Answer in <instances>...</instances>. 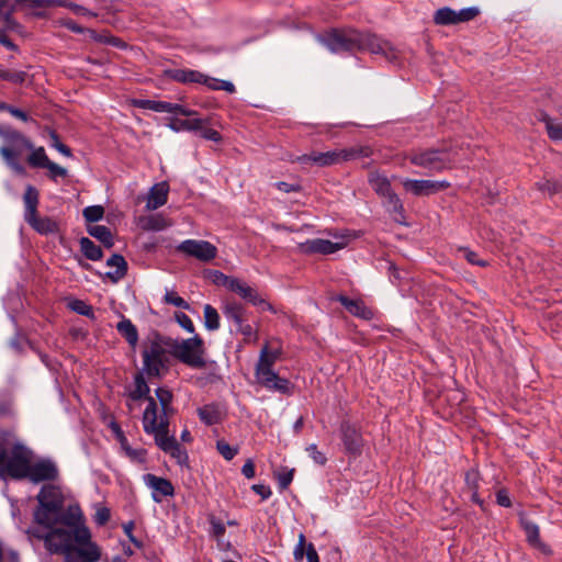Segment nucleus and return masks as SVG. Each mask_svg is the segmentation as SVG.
Listing matches in <instances>:
<instances>
[{
	"label": "nucleus",
	"mask_w": 562,
	"mask_h": 562,
	"mask_svg": "<svg viewBox=\"0 0 562 562\" xmlns=\"http://www.w3.org/2000/svg\"><path fill=\"white\" fill-rule=\"evenodd\" d=\"M203 317L204 326L207 330H216L220 328V314L212 305H204Z\"/></svg>",
	"instance_id": "a19ab883"
},
{
	"label": "nucleus",
	"mask_w": 562,
	"mask_h": 562,
	"mask_svg": "<svg viewBox=\"0 0 562 562\" xmlns=\"http://www.w3.org/2000/svg\"><path fill=\"white\" fill-rule=\"evenodd\" d=\"M77 518L76 514H71L70 518L58 520L57 525L47 527L49 530L45 533L37 530L29 532L33 537L44 540L47 551L54 554H63L66 559L77 539V530L82 528L76 522Z\"/></svg>",
	"instance_id": "7ed1b4c3"
},
{
	"label": "nucleus",
	"mask_w": 562,
	"mask_h": 562,
	"mask_svg": "<svg viewBox=\"0 0 562 562\" xmlns=\"http://www.w3.org/2000/svg\"><path fill=\"white\" fill-rule=\"evenodd\" d=\"M34 231L42 235L55 234L58 232V224L50 217H40L35 214L25 221Z\"/></svg>",
	"instance_id": "a878e982"
},
{
	"label": "nucleus",
	"mask_w": 562,
	"mask_h": 562,
	"mask_svg": "<svg viewBox=\"0 0 562 562\" xmlns=\"http://www.w3.org/2000/svg\"><path fill=\"white\" fill-rule=\"evenodd\" d=\"M480 13L475 7L456 11L449 7L438 9L434 14V22L437 25H452L473 20Z\"/></svg>",
	"instance_id": "4468645a"
},
{
	"label": "nucleus",
	"mask_w": 562,
	"mask_h": 562,
	"mask_svg": "<svg viewBox=\"0 0 562 562\" xmlns=\"http://www.w3.org/2000/svg\"><path fill=\"white\" fill-rule=\"evenodd\" d=\"M223 314L227 319L234 322L237 328L246 322V310L237 302H226L223 306Z\"/></svg>",
	"instance_id": "c85d7f7f"
},
{
	"label": "nucleus",
	"mask_w": 562,
	"mask_h": 562,
	"mask_svg": "<svg viewBox=\"0 0 562 562\" xmlns=\"http://www.w3.org/2000/svg\"><path fill=\"white\" fill-rule=\"evenodd\" d=\"M384 199V205L387 207V210L392 213L403 215L404 207L403 203L397 196V194L393 191L390 193V195H386Z\"/></svg>",
	"instance_id": "c03bdc74"
},
{
	"label": "nucleus",
	"mask_w": 562,
	"mask_h": 562,
	"mask_svg": "<svg viewBox=\"0 0 562 562\" xmlns=\"http://www.w3.org/2000/svg\"><path fill=\"white\" fill-rule=\"evenodd\" d=\"M121 445V449L124 451L125 456L133 462L144 463L146 460V450L138 448H132L128 443L127 439L123 440Z\"/></svg>",
	"instance_id": "37998d69"
},
{
	"label": "nucleus",
	"mask_w": 562,
	"mask_h": 562,
	"mask_svg": "<svg viewBox=\"0 0 562 562\" xmlns=\"http://www.w3.org/2000/svg\"><path fill=\"white\" fill-rule=\"evenodd\" d=\"M16 10H21V7L15 0H0V23L4 29L15 30L19 27V24L12 18Z\"/></svg>",
	"instance_id": "4be33fe9"
},
{
	"label": "nucleus",
	"mask_w": 562,
	"mask_h": 562,
	"mask_svg": "<svg viewBox=\"0 0 562 562\" xmlns=\"http://www.w3.org/2000/svg\"><path fill=\"white\" fill-rule=\"evenodd\" d=\"M372 155L369 146L357 145L349 148H339L326 153L312 151L297 158L299 162L304 165H316L318 167H329L346 161L367 158Z\"/></svg>",
	"instance_id": "6e6552de"
},
{
	"label": "nucleus",
	"mask_w": 562,
	"mask_h": 562,
	"mask_svg": "<svg viewBox=\"0 0 562 562\" xmlns=\"http://www.w3.org/2000/svg\"><path fill=\"white\" fill-rule=\"evenodd\" d=\"M23 202L25 206L24 220L26 221L37 214V206L40 203L38 190L31 184L26 186L23 194Z\"/></svg>",
	"instance_id": "bb28decb"
},
{
	"label": "nucleus",
	"mask_w": 562,
	"mask_h": 562,
	"mask_svg": "<svg viewBox=\"0 0 562 562\" xmlns=\"http://www.w3.org/2000/svg\"><path fill=\"white\" fill-rule=\"evenodd\" d=\"M540 191L548 192L549 194H555L562 190V183L555 180H543L537 183Z\"/></svg>",
	"instance_id": "3c124183"
},
{
	"label": "nucleus",
	"mask_w": 562,
	"mask_h": 562,
	"mask_svg": "<svg viewBox=\"0 0 562 562\" xmlns=\"http://www.w3.org/2000/svg\"><path fill=\"white\" fill-rule=\"evenodd\" d=\"M0 111H7L9 112L12 116L23 121V122H27L29 121V116L27 114L20 110V109H16L12 105H9L7 104L5 102H0Z\"/></svg>",
	"instance_id": "680f3d73"
},
{
	"label": "nucleus",
	"mask_w": 562,
	"mask_h": 562,
	"mask_svg": "<svg viewBox=\"0 0 562 562\" xmlns=\"http://www.w3.org/2000/svg\"><path fill=\"white\" fill-rule=\"evenodd\" d=\"M49 137L52 139V146L54 148H56L60 154H63L64 156H67V157H70L71 156V150L68 146H66L65 144H63L60 140H59V137L58 135L56 134V132L52 131L49 133Z\"/></svg>",
	"instance_id": "052dcab7"
},
{
	"label": "nucleus",
	"mask_w": 562,
	"mask_h": 562,
	"mask_svg": "<svg viewBox=\"0 0 562 562\" xmlns=\"http://www.w3.org/2000/svg\"><path fill=\"white\" fill-rule=\"evenodd\" d=\"M156 396L160 403L161 406V414H158V416H166L172 412L171 402H172V393L165 387H158L156 390Z\"/></svg>",
	"instance_id": "79ce46f5"
},
{
	"label": "nucleus",
	"mask_w": 562,
	"mask_h": 562,
	"mask_svg": "<svg viewBox=\"0 0 562 562\" xmlns=\"http://www.w3.org/2000/svg\"><path fill=\"white\" fill-rule=\"evenodd\" d=\"M210 274H211L212 280H213V282L215 284L223 285L225 288L227 286L228 281H231V279H232V277H228V276H226L223 272L217 271V270L211 271Z\"/></svg>",
	"instance_id": "774afa93"
},
{
	"label": "nucleus",
	"mask_w": 562,
	"mask_h": 562,
	"mask_svg": "<svg viewBox=\"0 0 562 562\" xmlns=\"http://www.w3.org/2000/svg\"><path fill=\"white\" fill-rule=\"evenodd\" d=\"M200 419L206 425H214L221 422L222 412L215 404H207L198 408Z\"/></svg>",
	"instance_id": "2f4dec72"
},
{
	"label": "nucleus",
	"mask_w": 562,
	"mask_h": 562,
	"mask_svg": "<svg viewBox=\"0 0 562 562\" xmlns=\"http://www.w3.org/2000/svg\"><path fill=\"white\" fill-rule=\"evenodd\" d=\"M0 137L5 145L0 147V155L8 167L19 175L25 173V168L20 162V157L25 150L33 149V143L21 132L0 125Z\"/></svg>",
	"instance_id": "423d86ee"
},
{
	"label": "nucleus",
	"mask_w": 562,
	"mask_h": 562,
	"mask_svg": "<svg viewBox=\"0 0 562 562\" xmlns=\"http://www.w3.org/2000/svg\"><path fill=\"white\" fill-rule=\"evenodd\" d=\"M458 251L461 252L463 257L468 260V262H470L471 265H476L480 267L487 266V262L485 260L479 259L477 254L469 248L461 247L458 249Z\"/></svg>",
	"instance_id": "5fc2aeb1"
},
{
	"label": "nucleus",
	"mask_w": 562,
	"mask_h": 562,
	"mask_svg": "<svg viewBox=\"0 0 562 562\" xmlns=\"http://www.w3.org/2000/svg\"><path fill=\"white\" fill-rule=\"evenodd\" d=\"M333 53L352 52L357 49L359 35L357 30H331L319 38Z\"/></svg>",
	"instance_id": "f8f14e48"
},
{
	"label": "nucleus",
	"mask_w": 562,
	"mask_h": 562,
	"mask_svg": "<svg viewBox=\"0 0 562 562\" xmlns=\"http://www.w3.org/2000/svg\"><path fill=\"white\" fill-rule=\"evenodd\" d=\"M226 288L237 293L240 297L247 300L254 305H262L263 307L271 310L270 304H268L263 299H261L251 286H249L247 283L243 282L237 278L232 277Z\"/></svg>",
	"instance_id": "aec40b11"
},
{
	"label": "nucleus",
	"mask_w": 562,
	"mask_h": 562,
	"mask_svg": "<svg viewBox=\"0 0 562 562\" xmlns=\"http://www.w3.org/2000/svg\"><path fill=\"white\" fill-rule=\"evenodd\" d=\"M358 35L359 42L357 43V49H367L373 54H381L389 59L395 56L389 42L370 33H361L358 31Z\"/></svg>",
	"instance_id": "f3484780"
},
{
	"label": "nucleus",
	"mask_w": 562,
	"mask_h": 562,
	"mask_svg": "<svg viewBox=\"0 0 562 562\" xmlns=\"http://www.w3.org/2000/svg\"><path fill=\"white\" fill-rule=\"evenodd\" d=\"M88 233L100 240L106 248H111L113 246V236L106 226L91 225L88 227Z\"/></svg>",
	"instance_id": "72a5a7b5"
},
{
	"label": "nucleus",
	"mask_w": 562,
	"mask_h": 562,
	"mask_svg": "<svg viewBox=\"0 0 562 562\" xmlns=\"http://www.w3.org/2000/svg\"><path fill=\"white\" fill-rule=\"evenodd\" d=\"M177 250L203 262L213 260L217 255V249L213 244L206 240L196 239L183 240L177 247Z\"/></svg>",
	"instance_id": "ddd939ff"
},
{
	"label": "nucleus",
	"mask_w": 562,
	"mask_h": 562,
	"mask_svg": "<svg viewBox=\"0 0 562 562\" xmlns=\"http://www.w3.org/2000/svg\"><path fill=\"white\" fill-rule=\"evenodd\" d=\"M368 181L371 188L374 190V192L382 198H385L386 195H390V193L393 192L389 179L383 175H380L378 172H371L369 175Z\"/></svg>",
	"instance_id": "c756f323"
},
{
	"label": "nucleus",
	"mask_w": 562,
	"mask_h": 562,
	"mask_svg": "<svg viewBox=\"0 0 562 562\" xmlns=\"http://www.w3.org/2000/svg\"><path fill=\"white\" fill-rule=\"evenodd\" d=\"M403 188L416 196L430 195L439 191L446 190L450 187L448 181H434V180H416L404 179L402 181Z\"/></svg>",
	"instance_id": "2eb2a0df"
},
{
	"label": "nucleus",
	"mask_w": 562,
	"mask_h": 562,
	"mask_svg": "<svg viewBox=\"0 0 562 562\" xmlns=\"http://www.w3.org/2000/svg\"><path fill=\"white\" fill-rule=\"evenodd\" d=\"M406 158L412 165L430 172L451 169L457 162L461 161L458 151L446 145L436 148H415L407 153Z\"/></svg>",
	"instance_id": "20e7f679"
},
{
	"label": "nucleus",
	"mask_w": 562,
	"mask_h": 562,
	"mask_svg": "<svg viewBox=\"0 0 562 562\" xmlns=\"http://www.w3.org/2000/svg\"><path fill=\"white\" fill-rule=\"evenodd\" d=\"M116 329L122 337L126 339V341L135 347L138 342V331L136 326L128 319L123 318L117 325Z\"/></svg>",
	"instance_id": "7c9ffc66"
},
{
	"label": "nucleus",
	"mask_w": 562,
	"mask_h": 562,
	"mask_svg": "<svg viewBox=\"0 0 562 562\" xmlns=\"http://www.w3.org/2000/svg\"><path fill=\"white\" fill-rule=\"evenodd\" d=\"M22 446L23 443L20 441L9 443L7 440L0 439V480L11 477L9 468L12 463L16 448Z\"/></svg>",
	"instance_id": "412c9836"
},
{
	"label": "nucleus",
	"mask_w": 562,
	"mask_h": 562,
	"mask_svg": "<svg viewBox=\"0 0 562 562\" xmlns=\"http://www.w3.org/2000/svg\"><path fill=\"white\" fill-rule=\"evenodd\" d=\"M293 555L295 561L301 562L306 555L307 562H319L318 554L313 543H307L305 536L301 532Z\"/></svg>",
	"instance_id": "5701e85b"
},
{
	"label": "nucleus",
	"mask_w": 562,
	"mask_h": 562,
	"mask_svg": "<svg viewBox=\"0 0 562 562\" xmlns=\"http://www.w3.org/2000/svg\"><path fill=\"white\" fill-rule=\"evenodd\" d=\"M38 507L34 513L35 520L44 526L50 527L57 525L58 520L70 518L71 515H65L63 510V497L60 492L52 486L43 487L37 495ZM68 513H80L79 508H69Z\"/></svg>",
	"instance_id": "39448f33"
},
{
	"label": "nucleus",
	"mask_w": 562,
	"mask_h": 562,
	"mask_svg": "<svg viewBox=\"0 0 562 562\" xmlns=\"http://www.w3.org/2000/svg\"><path fill=\"white\" fill-rule=\"evenodd\" d=\"M167 453H169L172 458L177 459L179 463H183L188 459L187 452L180 447L178 442Z\"/></svg>",
	"instance_id": "338daca9"
},
{
	"label": "nucleus",
	"mask_w": 562,
	"mask_h": 562,
	"mask_svg": "<svg viewBox=\"0 0 562 562\" xmlns=\"http://www.w3.org/2000/svg\"><path fill=\"white\" fill-rule=\"evenodd\" d=\"M70 307H71L72 311H75L76 313H78L80 315L88 316V317H93V310H92V307L90 305H88L86 302L81 301V300L74 301L70 304Z\"/></svg>",
	"instance_id": "6e6d98bb"
},
{
	"label": "nucleus",
	"mask_w": 562,
	"mask_h": 562,
	"mask_svg": "<svg viewBox=\"0 0 562 562\" xmlns=\"http://www.w3.org/2000/svg\"><path fill=\"white\" fill-rule=\"evenodd\" d=\"M49 171V177L53 180H56L58 177L65 178L68 175V171L66 168L57 165L56 162L49 161L47 166L45 167Z\"/></svg>",
	"instance_id": "13d9d810"
},
{
	"label": "nucleus",
	"mask_w": 562,
	"mask_h": 562,
	"mask_svg": "<svg viewBox=\"0 0 562 562\" xmlns=\"http://www.w3.org/2000/svg\"><path fill=\"white\" fill-rule=\"evenodd\" d=\"M144 482L153 490V499L156 503H160L162 497L172 496L175 494L171 482L165 477L148 473L144 475Z\"/></svg>",
	"instance_id": "6ab92c4d"
},
{
	"label": "nucleus",
	"mask_w": 562,
	"mask_h": 562,
	"mask_svg": "<svg viewBox=\"0 0 562 562\" xmlns=\"http://www.w3.org/2000/svg\"><path fill=\"white\" fill-rule=\"evenodd\" d=\"M540 120L546 124V130L552 140H562V123L541 113Z\"/></svg>",
	"instance_id": "f704fd0d"
},
{
	"label": "nucleus",
	"mask_w": 562,
	"mask_h": 562,
	"mask_svg": "<svg viewBox=\"0 0 562 562\" xmlns=\"http://www.w3.org/2000/svg\"><path fill=\"white\" fill-rule=\"evenodd\" d=\"M106 265L110 268H115V272H106L105 277L112 282L116 283L123 279L127 272V262L123 256L114 254L108 260Z\"/></svg>",
	"instance_id": "cd10ccee"
},
{
	"label": "nucleus",
	"mask_w": 562,
	"mask_h": 562,
	"mask_svg": "<svg viewBox=\"0 0 562 562\" xmlns=\"http://www.w3.org/2000/svg\"><path fill=\"white\" fill-rule=\"evenodd\" d=\"M340 435L346 453L353 457L361 454L363 439L356 425L347 420L342 422L340 425Z\"/></svg>",
	"instance_id": "dca6fc26"
},
{
	"label": "nucleus",
	"mask_w": 562,
	"mask_h": 562,
	"mask_svg": "<svg viewBox=\"0 0 562 562\" xmlns=\"http://www.w3.org/2000/svg\"><path fill=\"white\" fill-rule=\"evenodd\" d=\"M294 475V470H282L277 474L279 485L282 490H285L292 482Z\"/></svg>",
	"instance_id": "0e129e2a"
},
{
	"label": "nucleus",
	"mask_w": 562,
	"mask_h": 562,
	"mask_svg": "<svg viewBox=\"0 0 562 562\" xmlns=\"http://www.w3.org/2000/svg\"><path fill=\"white\" fill-rule=\"evenodd\" d=\"M172 78L182 83H190V82H196L200 83V81L205 80L204 74L198 71V70H186V69H177L172 74Z\"/></svg>",
	"instance_id": "e433bc0d"
},
{
	"label": "nucleus",
	"mask_w": 562,
	"mask_h": 562,
	"mask_svg": "<svg viewBox=\"0 0 562 562\" xmlns=\"http://www.w3.org/2000/svg\"><path fill=\"white\" fill-rule=\"evenodd\" d=\"M279 358V349L270 350L268 345H265L260 350L255 374L258 383L266 389L289 394L291 392L289 380L280 378L272 369Z\"/></svg>",
	"instance_id": "0eeeda50"
},
{
	"label": "nucleus",
	"mask_w": 562,
	"mask_h": 562,
	"mask_svg": "<svg viewBox=\"0 0 562 562\" xmlns=\"http://www.w3.org/2000/svg\"><path fill=\"white\" fill-rule=\"evenodd\" d=\"M345 247L344 243H333L328 239L314 238L297 245L299 251L304 255H330Z\"/></svg>",
	"instance_id": "a211bd4d"
},
{
	"label": "nucleus",
	"mask_w": 562,
	"mask_h": 562,
	"mask_svg": "<svg viewBox=\"0 0 562 562\" xmlns=\"http://www.w3.org/2000/svg\"><path fill=\"white\" fill-rule=\"evenodd\" d=\"M465 482L470 491L472 492L471 499L475 503H480L477 497V487H479V474L476 471H469L465 474Z\"/></svg>",
	"instance_id": "8fccbe9b"
},
{
	"label": "nucleus",
	"mask_w": 562,
	"mask_h": 562,
	"mask_svg": "<svg viewBox=\"0 0 562 562\" xmlns=\"http://www.w3.org/2000/svg\"><path fill=\"white\" fill-rule=\"evenodd\" d=\"M335 300L340 302L350 314L357 317L370 319L373 315L371 310L361 300H351L345 295H338Z\"/></svg>",
	"instance_id": "b1692460"
},
{
	"label": "nucleus",
	"mask_w": 562,
	"mask_h": 562,
	"mask_svg": "<svg viewBox=\"0 0 562 562\" xmlns=\"http://www.w3.org/2000/svg\"><path fill=\"white\" fill-rule=\"evenodd\" d=\"M80 249L83 255L90 260H99L102 258V250L88 237H81L79 240Z\"/></svg>",
	"instance_id": "4c0bfd02"
},
{
	"label": "nucleus",
	"mask_w": 562,
	"mask_h": 562,
	"mask_svg": "<svg viewBox=\"0 0 562 562\" xmlns=\"http://www.w3.org/2000/svg\"><path fill=\"white\" fill-rule=\"evenodd\" d=\"M82 215L87 222H98L103 217L104 209L101 205L87 206L83 209Z\"/></svg>",
	"instance_id": "de8ad7c7"
},
{
	"label": "nucleus",
	"mask_w": 562,
	"mask_h": 562,
	"mask_svg": "<svg viewBox=\"0 0 562 562\" xmlns=\"http://www.w3.org/2000/svg\"><path fill=\"white\" fill-rule=\"evenodd\" d=\"M216 448L218 452L223 456V458L226 460H232L238 452L237 448L231 447L224 440H218L216 443Z\"/></svg>",
	"instance_id": "864d4df0"
},
{
	"label": "nucleus",
	"mask_w": 562,
	"mask_h": 562,
	"mask_svg": "<svg viewBox=\"0 0 562 562\" xmlns=\"http://www.w3.org/2000/svg\"><path fill=\"white\" fill-rule=\"evenodd\" d=\"M143 426L147 434L154 435L156 445L165 452H168L177 443L173 436H169V419L166 416H158L157 404L154 397L148 398V405L143 415Z\"/></svg>",
	"instance_id": "1a4fd4ad"
},
{
	"label": "nucleus",
	"mask_w": 562,
	"mask_h": 562,
	"mask_svg": "<svg viewBox=\"0 0 562 562\" xmlns=\"http://www.w3.org/2000/svg\"><path fill=\"white\" fill-rule=\"evenodd\" d=\"M100 558V548L91 541L90 530L82 526L77 530V539L65 562H97Z\"/></svg>",
	"instance_id": "9b49d317"
},
{
	"label": "nucleus",
	"mask_w": 562,
	"mask_h": 562,
	"mask_svg": "<svg viewBox=\"0 0 562 562\" xmlns=\"http://www.w3.org/2000/svg\"><path fill=\"white\" fill-rule=\"evenodd\" d=\"M171 349L172 357L182 363L194 369L206 367L204 344L200 336L182 340L171 338Z\"/></svg>",
	"instance_id": "9d476101"
},
{
	"label": "nucleus",
	"mask_w": 562,
	"mask_h": 562,
	"mask_svg": "<svg viewBox=\"0 0 562 562\" xmlns=\"http://www.w3.org/2000/svg\"><path fill=\"white\" fill-rule=\"evenodd\" d=\"M164 299L166 303L171 304L176 307H180L183 310L189 308V304L173 291H167Z\"/></svg>",
	"instance_id": "603ef678"
},
{
	"label": "nucleus",
	"mask_w": 562,
	"mask_h": 562,
	"mask_svg": "<svg viewBox=\"0 0 562 562\" xmlns=\"http://www.w3.org/2000/svg\"><path fill=\"white\" fill-rule=\"evenodd\" d=\"M169 187L166 182L155 184L148 194L146 207L148 210H157L167 202Z\"/></svg>",
	"instance_id": "393cba45"
},
{
	"label": "nucleus",
	"mask_w": 562,
	"mask_h": 562,
	"mask_svg": "<svg viewBox=\"0 0 562 562\" xmlns=\"http://www.w3.org/2000/svg\"><path fill=\"white\" fill-rule=\"evenodd\" d=\"M522 526L528 542L531 543L532 546H540L541 543L539 539V527L530 521H524Z\"/></svg>",
	"instance_id": "09e8293b"
},
{
	"label": "nucleus",
	"mask_w": 562,
	"mask_h": 562,
	"mask_svg": "<svg viewBox=\"0 0 562 562\" xmlns=\"http://www.w3.org/2000/svg\"><path fill=\"white\" fill-rule=\"evenodd\" d=\"M31 154L27 157V162L31 167L34 168H45L47 164L50 161L47 157L44 147L29 149Z\"/></svg>",
	"instance_id": "ea45409f"
},
{
	"label": "nucleus",
	"mask_w": 562,
	"mask_h": 562,
	"mask_svg": "<svg viewBox=\"0 0 562 562\" xmlns=\"http://www.w3.org/2000/svg\"><path fill=\"white\" fill-rule=\"evenodd\" d=\"M210 524L212 527V535L216 538L218 542H221L226 531L224 524L213 516L210 518Z\"/></svg>",
	"instance_id": "bf43d9fd"
},
{
	"label": "nucleus",
	"mask_w": 562,
	"mask_h": 562,
	"mask_svg": "<svg viewBox=\"0 0 562 562\" xmlns=\"http://www.w3.org/2000/svg\"><path fill=\"white\" fill-rule=\"evenodd\" d=\"M140 225L143 229L159 232L170 226V222L161 214H153L142 217Z\"/></svg>",
	"instance_id": "473e14b6"
},
{
	"label": "nucleus",
	"mask_w": 562,
	"mask_h": 562,
	"mask_svg": "<svg viewBox=\"0 0 562 562\" xmlns=\"http://www.w3.org/2000/svg\"><path fill=\"white\" fill-rule=\"evenodd\" d=\"M148 393L149 386L147 385L143 373H137L135 375V389L130 393L128 397L132 401H138L143 397H146V400L148 401V398L150 397L148 396Z\"/></svg>",
	"instance_id": "58836bf2"
},
{
	"label": "nucleus",
	"mask_w": 562,
	"mask_h": 562,
	"mask_svg": "<svg viewBox=\"0 0 562 562\" xmlns=\"http://www.w3.org/2000/svg\"><path fill=\"white\" fill-rule=\"evenodd\" d=\"M143 372L148 378H160L170 366L172 357L171 338L157 333L142 344Z\"/></svg>",
	"instance_id": "f03ea898"
},
{
	"label": "nucleus",
	"mask_w": 562,
	"mask_h": 562,
	"mask_svg": "<svg viewBox=\"0 0 562 562\" xmlns=\"http://www.w3.org/2000/svg\"><path fill=\"white\" fill-rule=\"evenodd\" d=\"M34 453L25 445L18 447L9 468L11 479H29L34 483L53 481L58 476V469L50 460L33 462Z\"/></svg>",
	"instance_id": "f257e3e1"
},
{
	"label": "nucleus",
	"mask_w": 562,
	"mask_h": 562,
	"mask_svg": "<svg viewBox=\"0 0 562 562\" xmlns=\"http://www.w3.org/2000/svg\"><path fill=\"white\" fill-rule=\"evenodd\" d=\"M26 78V72L21 70H8L0 68V79L12 82L23 83Z\"/></svg>",
	"instance_id": "49530a36"
},
{
	"label": "nucleus",
	"mask_w": 562,
	"mask_h": 562,
	"mask_svg": "<svg viewBox=\"0 0 562 562\" xmlns=\"http://www.w3.org/2000/svg\"><path fill=\"white\" fill-rule=\"evenodd\" d=\"M204 121L199 117L188 119V120H176L171 122L168 126L175 131H198L202 128Z\"/></svg>",
	"instance_id": "c9c22d12"
},
{
	"label": "nucleus",
	"mask_w": 562,
	"mask_h": 562,
	"mask_svg": "<svg viewBox=\"0 0 562 562\" xmlns=\"http://www.w3.org/2000/svg\"><path fill=\"white\" fill-rule=\"evenodd\" d=\"M110 517H111L110 509L106 507H100L95 512L94 521L99 526H103L110 520Z\"/></svg>",
	"instance_id": "69168bd1"
},
{
	"label": "nucleus",
	"mask_w": 562,
	"mask_h": 562,
	"mask_svg": "<svg viewBox=\"0 0 562 562\" xmlns=\"http://www.w3.org/2000/svg\"><path fill=\"white\" fill-rule=\"evenodd\" d=\"M237 330L245 337L246 342H256L258 339L257 331L246 322Z\"/></svg>",
	"instance_id": "4d7b16f0"
},
{
	"label": "nucleus",
	"mask_w": 562,
	"mask_h": 562,
	"mask_svg": "<svg viewBox=\"0 0 562 562\" xmlns=\"http://www.w3.org/2000/svg\"><path fill=\"white\" fill-rule=\"evenodd\" d=\"M306 451L308 452L310 457L314 460L315 463L319 465H324L326 463L327 458L323 452H321L317 449V446L315 443L307 446Z\"/></svg>",
	"instance_id": "e2e57ef3"
},
{
	"label": "nucleus",
	"mask_w": 562,
	"mask_h": 562,
	"mask_svg": "<svg viewBox=\"0 0 562 562\" xmlns=\"http://www.w3.org/2000/svg\"><path fill=\"white\" fill-rule=\"evenodd\" d=\"M15 2L20 3L23 11L52 8L50 0H15Z\"/></svg>",
	"instance_id": "a18cd8bd"
}]
</instances>
